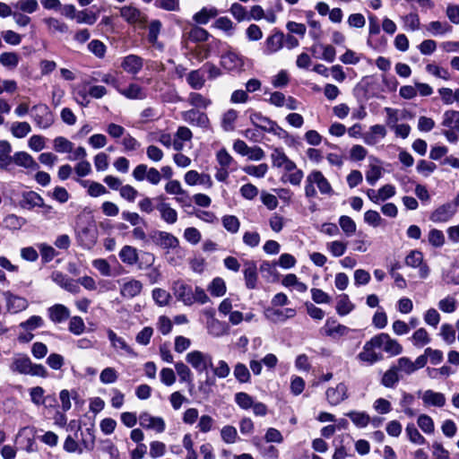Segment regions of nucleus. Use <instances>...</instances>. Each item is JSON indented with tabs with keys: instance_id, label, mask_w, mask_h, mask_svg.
Instances as JSON below:
<instances>
[{
	"instance_id": "20e7f679",
	"label": "nucleus",
	"mask_w": 459,
	"mask_h": 459,
	"mask_svg": "<svg viewBox=\"0 0 459 459\" xmlns=\"http://www.w3.org/2000/svg\"><path fill=\"white\" fill-rule=\"evenodd\" d=\"M251 123L264 132L272 133L275 135H281L284 130L277 125L276 122L269 117L263 116L260 112H252L249 116Z\"/></svg>"
},
{
	"instance_id": "423d86ee",
	"label": "nucleus",
	"mask_w": 459,
	"mask_h": 459,
	"mask_svg": "<svg viewBox=\"0 0 459 459\" xmlns=\"http://www.w3.org/2000/svg\"><path fill=\"white\" fill-rule=\"evenodd\" d=\"M351 332L348 326L338 323L333 318L326 319L324 326L321 329V333L325 336L338 340L343 336L348 335Z\"/></svg>"
},
{
	"instance_id": "a18cd8bd",
	"label": "nucleus",
	"mask_w": 459,
	"mask_h": 459,
	"mask_svg": "<svg viewBox=\"0 0 459 459\" xmlns=\"http://www.w3.org/2000/svg\"><path fill=\"white\" fill-rule=\"evenodd\" d=\"M383 175V169L378 164L370 163L368 169L366 171V179L371 186H375Z\"/></svg>"
},
{
	"instance_id": "052dcab7",
	"label": "nucleus",
	"mask_w": 459,
	"mask_h": 459,
	"mask_svg": "<svg viewBox=\"0 0 459 459\" xmlns=\"http://www.w3.org/2000/svg\"><path fill=\"white\" fill-rule=\"evenodd\" d=\"M406 434L410 441L417 445H423L426 442L425 437L419 432L414 424L409 423L405 429Z\"/></svg>"
},
{
	"instance_id": "bb28decb",
	"label": "nucleus",
	"mask_w": 459,
	"mask_h": 459,
	"mask_svg": "<svg viewBox=\"0 0 459 459\" xmlns=\"http://www.w3.org/2000/svg\"><path fill=\"white\" fill-rule=\"evenodd\" d=\"M121 66L126 73L136 74L143 68V59L136 55H129L124 57Z\"/></svg>"
},
{
	"instance_id": "6e6d98bb",
	"label": "nucleus",
	"mask_w": 459,
	"mask_h": 459,
	"mask_svg": "<svg viewBox=\"0 0 459 459\" xmlns=\"http://www.w3.org/2000/svg\"><path fill=\"white\" fill-rule=\"evenodd\" d=\"M379 33L380 26L377 22V18L375 15L371 14L368 16V39L367 40L368 46H369L372 48H377V46L373 44L371 38Z\"/></svg>"
},
{
	"instance_id": "a211bd4d",
	"label": "nucleus",
	"mask_w": 459,
	"mask_h": 459,
	"mask_svg": "<svg viewBox=\"0 0 459 459\" xmlns=\"http://www.w3.org/2000/svg\"><path fill=\"white\" fill-rule=\"evenodd\" d=\"M405 264L413 268L419 267V273L421 278H426L429 273V266L423 264V254L419 250L411 251L405 257Z\"/></svg>"
},
{
	"instance_id": "c03bdc74",
	"label": "nucleus",
	"mask_w": 459,
	"mask_h": 459,
	"mask_svg": "<svg viewBox=\"0 0 459 459\" xmlns=\"http://www.w3.org/2000/svg\"><path fill=\"white\" fill-rule=\"evenodd\" d=\"M399 380L400 377L397 368L394 366L385 372L381 379V384L387 388H393Z\"/></svg>"
},
{
	"instance_id": "3c124183",
	"label": "nucleus",
	"mask_w": 459,
	"mask_h": 459,
	"mask_svg": "<svg viewBox=\"0 0 459 459\" xmlns=\"http://www.w3.org/2000/svg\"><path fill=\"white\" fill-rule=\"evenodd\" d=\"M430 337L429 333L425 328H419L416 330L412 336H411V342L414 346L422 347L430 342Z\"/></svg>"
},
{
	"instance_id": "de8ad7c7",
	"label": "nucleus",
	"mask_w": 459,
	"mask_h": 459,
	"mask_svg": "<svg viewBox=\"0 0 459 459\" xmlns=\"http://www.w3.org/2000/svg\"><path fill=\"white\" fill-rule=\"evenodd\" d=\"M304 178V173L301 169H298L297 166L293 170L283 173L281 180L283 182H289L292 186H299Z\"/></svg>"
},
{
	"instance_id": "5fc2aeb1",
	"label": "nucleus",
	"mask_w": 459,
	"mask_h": 459,
	"mask_svg": "<svg viewBox=\"0 0 459 459\" xmlns=\"http://www.w3.org/2000/svg\"><path fill=\"white\" fill-rule=\"evenodd\" d=\"M417 424L426 434L430 435L435 431V424L432 418L427 414H420L418 417Z\"/></svg>"
},
{
	"instance_id": "dca6fc26",
	"label": "nucleus",
	"mask_w": 459,
	"mask_h": 459,
	"mask_svg": "<svg viewBox=\"0 0 459 459\" xmlns=\"http://www.w3.org/2000/svg\"><path fill=\"white\" fill-rule=\"evenodd\" d=\"M140 425L146 429H152L157 433H162L165 430L166 424L161 417H155L148 412H143L139 416Z\"/></svg>"
},
{
	"instance_id": "a878e982",
	"label": "nucleus",
	"mask_w": 459,
	"mask_h": 459,
	"mask_svg": "<svg viewBox=\"0 0 459 459\" xmlns=\"http://www.w3.org/2000/svg\"><path fill=\"white\" fill-rule=\"evenodd\" d=\"M422 401L427 406L443 407L446 404L444 394L433 390H426L422 394Z\"/></svg>"
},
{
	"instance_id": "9d476101",
	"label": "nucleus",
	"mask_w": 459,
	"mask_h": 459,
	"mask_svg": "<svg viewBox=\"0 0 459 459\" xmlns=\"http://www.w3.org/2000/svg\"><path fill=\"white\" fill-rule=\"evenodd\" d=\"M186 360L198 372H204L212 365V357L200 351H193L187 353Z\"/></svg>"
},
{
	"instance_id": "6e6552de",
	"label": "nucleus",
	"mask_w": 459,
	"mask_h": 459,
	"mask_svg": "<svg viewBox=\"0 0 459 459\" xmlns=\"http://www.w3.org/2000/svg\"><path fill=\"white\" fill-rule=\"evenodd\" d=\"M120 16L131 25L143 26L146 15L136 6L128 4L119 8Z\"/></svg>"
},
{
	"instance_id": "bf43d9fd",
	"label": "nucleus",
	"mask_w": 459,
	"mask_h": 459,
	"mask_svg": "<svg viewBox=\"0 0 459 459\" xmlns=\"http://www.w3.org/2000/svg\"><path fill=\"white\" fill-rule=\"evenodd\" d=\"M29 368V359L25 355H16L14 357L12 369L18 372L19 374L27 375V369Z\"/></svg>"
},
{
	"instance_id": "7ed1b4c3",
	"label": "nucleus",
	"mask_w": 459,
	"mask_h": 459,
	"mask_svg": "<svg viewBox=\"0 0 459 459\" xmlns=\"http://www.w3.org/2000/svg\"><path fill=\"white\" fill-rule=\"evenodd\" d=\"M133 178L136 181L147 180L152 185H158L161 180V173L153 167H148L146 164L137 165L133 172Z\"/></svg>"
},
{
	"instance_id": "0eeeda50",
	"label": "nucleus",
	"mask_w": 459,
	"mask_h": 459,
	"mask_svg": "<svg viewBox=\"0 0 459 459\" xmlns=\"http://www.w3.org/2000/svg\"><path fill=\"white\" fill-rule=\"evenodd\" d=\"M325 398L330 405H339L349 398V388L347 384L341 382L335 386L328 387L325 391Z\"/></svg>"
},
{
	"instance_id": "ea45409f",
	"label": "nucleus",
	"mask_w": 459,
	"mask_h": 459,
	"mask_svg": "<svg viewBox=\"0 0 459 459\" xmlns=\"http://www.w3.org/2000/svg\"><path fill=\"white\" fill-rule=\"evenodd\" d=\"M187 101L191 106L203 109H206L212 104L211 99L206 98L198 92H190Z\"/></svg>"
},
{
	"instance_id": "4c0bfd02",
	"label": "nucleus",
	"mask_w": 459,
	"mask_h": 459,
	"mask_svg": "<svg viewBox=\"0 0 459 459\" xmlns=\"http://www.w3.org/2000/svg\"><path fill=\"white\" fill-rule=\"evenodd\" d=\"M221 65L228 70H234L242 66L243 62L238 54L228 52L221 56Z\"/></svg>"
},
{
	"instance_id": "f704fd0d",
	"label": "nucleus",
	"mask_w": 459,
	"mask_h": 459,
	"mask_svg": "<svg viewBox=\"0 0 459 459\" xmlns=\"http://www.w3.org/2000/svg\"><path fill=\"white\" fill-rule=\"evenodd\" d=\"M426 30L433 36L443 35L452 31V26L446 22L434 21L426 25Z\"/></svg>"
},
{
	"instance_id": "7c9ffc66",
	"label": "nucleus",
	"mask_w": 459,
	"mask_h": 459,
	"mask_svg": "<svg viewBox=\"0 0 459 459\" xmlns=\"http://www.w3.org/2000/svg\"><path fill=\"white\" fill-rule=\"evenodd\" d=\"M355 308V305L351 302L347 294L339 295L336 302V313L344 316L350 314Z\"/></svg>"
},
{
	"instance_id": "58836bf2",
	"label": "nucleus",
	"mask_w": 459,
	"mask_h": 459,
	"mask_svg": "<svg viewBox=\"0 0 459 459\" xmlns=\"http://www.w3.org/2000/svg\"><path fill=\"white\" fill-rule=\"evenodd\" d=\"M186 82L194 90H201L205 83V78L201 70H193L186 76Z\"/></svg>"
},
{
	"instance_id": "774afa93",
	"label": "nucleus",
	"mask_w": 459,
	"mask_h": 459,
	"mask_svg": "<svg viewBox=\"0 0 459 459\" xmlns=\"http://www.w3.org/2000/svg\"><path fill=\"white\" fill-rule=\"evenodd\" d=\"M236 403L244 410L250 409L254 404V399L245 392H238L235 394Z\"/></svg>"
},
{
	"instance_id": "f03ea898",
	"label": "nucleus",
	"mask_w": 459,
	"mask_h": 459,
	"mask_svg": "<svg viewBox=\"0 0 459 459\" xmlns=\"http://www.w3.org/2000/svg\"><path fill=\"white\" fill-rule=\"evenodd\" d=\"M152 242L161 249L166 250V255L180 247L178 238L173 234L163 230H153L150 234Z\"/></svg>"
},
{
	"instance_id": "39448f33",
	"label": "nucleus",
	"mask_w": 459,
	"mask_h": 459,
	"mask_svg": "<svg viewBox=\"0 0 459 459\" xmlns=\"http://www.w3.org/2000/svg\"><path fill=\"white\" fill-rule=\"evenodd\" d=\"M379 349L377 339L373 336L369 341L366 342L362 351L358 354V359L360 362L372 365L382 359L383 356L377 351Z\"/></svg>"
},
{
	"instance_id": "603ef678",
	"label": "nucleus",
	"mask_w": 459,
	"mask_h": 459,
	"mask_svg": "<svg viewBox=\"0 0 459 459\" xmlns=\"http://www.w3.org/2000/svg\"><path fill=\"white\" fill-rule=\"evenodd\" d=\"M161 28V22L158 20L152 21L149 25L148 40L153 46H157L161 48L162 46L158 42V36Z\"/></svg>"
},
{
	"instance_id": "8fccbe9b",
	"label": "nucleus",
	"mask_w": 459,
	"mask_h": 459,
	"mask_svg": "<svg viewBox=\"0 0 459 459\" xmlns=\"http://www.w3.org/2000/svg\"><path fill=\"white\" fill-rule=\"evenodd\" d=\"M233 374L239 383H249L251 380V374L243 363L238 362L235 365Z\"/></svg>"
},
{
	"instance_id": "f3484780",
	"label": "nucleus",
	"mask_w": 459,
	"mask_h": 459,
	"mask_svg": "<svg viewBox=\"0 0 459 459\" xmlns=\"http://www.w3.org/2000/svg\"><path fill=\"white\" fill-rule=\"evenodd\" d=\"M172 290L175 297L182 301L186 306L193 305V290L191 286L186 284L182 281H176L172 285Z\"/></svg>"
},
{
	"instance_id": "37998d69",
	"label": "nucleus",
	"mask_w": 459,
	"mask_h": 459,
	"mask_svg": "<svg viewBox=\"0 0 459 459\" xmlns=\"http://www.w3.org/2000/svg\"><path fill=\"white\" fill-rule=\"evenodd\" d=\"M27 300L24 298L10 295L7 298V307L12 313H18L27 307Z\"/></svg>"
},
{
	"instance_id": "c85d7f7f",
	"label": "nucleus",
	"mask_w": 459,
	"mask_h": 459,
	"mask_svg": "<svg viewBox=\"0 0 459 459\" xmlns=\"http://www.w3.org/2000/svg\"><path fill=\"white\" fill-rule=\"evenodd\" d=\"M238 117V112L234 108H229L222 113L221 126L225 132H231L235 129V124Z\"/></svg>"
},
{
	"instance_id": "2f4dec72",
	"label": "nucleus",
	"mask_w": 459,
	"mask_h": 459,
	"mask_svg": "<svg viewBox=\"0 0 459 459\" xmlns=\"http://www.w3.org/2000/svg\"><path fill=\"white\" fill-rule=\"evenodd\" d=\"M359 429L366 428L370 422L369 415L365 411H351L345 414Z\"/></svg>"
},
{
	"instance_id": "e433bc0d",
	"label": "nucleus",
	"mask_w": 459,
	"mask_h": 459,
	"mask_svg": "<svg viewBox=\"0 0 459 459\" xmlns=\"http://www.w3.org/2000/svg\"><path fill=\"white\" fill-rule=\"evenodd\" d=\"M11 152L10 143L6 141H0V169H5L13 163Z\"/></svg>"
},
{
	"instance_id": "f8f14e48",
	"label": "nucleus",
	"mask_w": 459,
	"mask_h": 459,
	"mask_svg": "<svg viewBox=\"0 0 459 459\" xmlns=\"http://www.w3.org/2000/svg\"><path fill=\"white\" fill-rule=\"evenodd\" d=\"M120 283V295L122 298L131 299L138 296L143 290V283L136 279H124Z\"/></svg>"
},
{
	"instance_id": "72a5a7b5",
	"label": "nucleus",
	"mask_w": 459,
	"mask_h": 459,
	"mask_svg": "<svg viewBox=\"0 0 459 459\" xmlns=\"http://www.w3.org/2000/svg\"><path fill=\"white\" fill-rule=\"evenodd\" d=\"M118 91L129 100H143L145 98V93L143 88L136 83H131L126 89L119 88Z\"/></svg>"
},
{
	"instance_id": "c756f323",
	"label": "nucleus",
	"mask_w": 459,
	"mask_h": 459,
	"mask_svg": "<svg viewBox=\"0 0 459 459\" xmlns=\"http://www.w3.org/2000/svg\"><path fill=\"white\" fill-rule=\"evenodd\" d=\"M156 209L160 212L162 221L168 224H174L178 221L177 211L170 206L168 203H160L157 205Z\"/></svg>"
},
{
	"instance_id": "9b49d317",
	"label": "nucleus",
	"mask_w": 459,
	"mask_h": 459,
	"mask_svg": "<svg viewBox=\"0 0 459 459\" xmlns=\"http://www.w3.org/2000/svg\"><path fill=\"white\" fill-rule=\"evenodd\" d=\"M379 349L390 356H397L403 352V346L387 333H379L375 335Z\"/></svg>"
},
{
	"instance_id": "b1692460",
	"label": "nucleus",
	"mask_w": 459,
	"mask_h": 459,
	"mask_svg": "<svg viewBox=\"0 0 459 459\" xmlns=\"http://www.w3.org/2000/svg\"><path fill=\"white\" fill-rule=\"evenodd\" d=\"M118 256L122 263L128 266H133L139 261L138 250L129 245H126L120 249Z\"/></svg>"
},
{
	"instance_id": "1a4fd4ad",
	"label": "nucleus",
	"mask_w": 459,
	"mask_h": 459,
	"mask_svg": "<svg viewBox=\"0 0 459 459\" xmlns=\"http://www.w3.org/2000/svg\"><path fill=\"white\" fill-rule=\"evenodd\" d=\"M457 209L453 203H446L437 206L429 215V220L434 223H446L452 220Z\"/></svg>"
},
{
	"instance_id": "49530a36",
	"label": "nucleus",
	"mask_w": 459,
	"mask_h": 459,
	"mask_svg": "<svg viewBox=\"0 0 459 459\" xmlns=\"http://www.w3.org/2000/svg\"><path fill=\"white\" fill-rule=\"evenodd\" d=\"M207 332L210 335L216 338L228 334V329L224 326V325L214 318H212L208 322Z\"/></svg>"
},
{
	"instance_id": "69168bd1",
	"label": "nucleus",
	"mask_w": 459,
	"mask_h": 459,
	"mask_svg": "<svg viewBox=\"0 0 459 459\" xmlns=\"http://www.w3.org/2000/svg\"><path fill=\"white\" fill-rule=\"evenodd\" d=\"M118 378V374L114 368H105L100 374V380L104 385L113 384Z\"/></svg>"
},
{
	"instance_id": "5701e85b",
	"label": "nucleus",
	"mask_w": 459,
	"mask_h": 459,
	"mask_svg": "<svg viewBox=\"0 0 459 459\" xmlns=\"http://www.w3.org/2000/svg\"><path fill=\"white\" fill-rule=\"evenodd\" d=\"M107 334L112 348L116 351H121L129 355L134 354L133 349L126 343V340L118 336L113 330L108 329Z\"/></svg>"
},
{
	"instance_id": "cd10ccee",
	"label": "nucleus",
	"mask_w": 459,
	"mask_h": 459,
	"mask_svg": "<svg viewBox=\"0 0 459 459\" xmlns=\"http://www.w3.org/2000/svg\"><path fill=\"white\" fill-rule=\"evenodd\" d=\"M219 14L216 7H203L200 11L195 13L193 20L195 23L204 25L207 24L211 19L215 18Z\"/></svg>"
},
{
	"instance_id": "09e8293b",
	"label": "nucleus",
	"mask_w": 459,
	"mask_h": 459,
	"mask_svg": "<svg viewBox=\"0 0 459 459\" xmlns=\"http://www.w3.org/2000/svg\"><path fill=\"white\" fill-rule=\"evenodd\" d=\"M339 225L347 237H351L355 234L357 226L355 221L349 216L342 215L339 218Z\"/></svg>"
},
{
	"instance_id": "864d4df0",
	"label": "nucleus",
	"mask_w": 459,
	"mask_h": 459,
	"mask_svg": "<svg viewBox=\"0 0 459 459\" xmlns=\"http://www.w3.org/2000/svg\"><path fill=\"white\" fill-rule=\"evenodd\" d=\"M428 241L434 247H441L446 242L445 235L442 230L432 229L429 231Z\"/></svg>"
},
{
	"instance_id": "e2e57ef3",
	"label": "nucleus",
	"mask_w": 459,
	"mask_h": 459,
	"mask_svg": "<svg viewBox=\"0 0 459 459\" xmlns=\"http://www.w3.org/2000/svg\"><path fill=\"white\" fill-rule=\"evenodd\" d=\"M216 160L220 165V168L223 169H230V166L233 164L234 160L232 156L227 152L226 149H221L216 153Z\"/></svg>"
},
{
	"instance_id": "2eb2a0df",
	"label": "nucleus",
	"mask_w": 459,
	"mask_h": 459,
	"mask_svg": "<svg viewBox=\"0 0 459 459\" xmlns=\"http://www.w3.org/2000/svg\"><path fill=\"white\" fill-rule=\"evenodd\" d=\"M181 115L184 121L193 126H199L203 129H208L210 127V119L208 116L204 112H200L193 108L182 112Z\"/></svg>"
},
{
	"instance_id": "a19ab883",
	"label": "nucleus",
	"mask_w": 459,
	"mask_h": 459,
	"mask_svg": "<svg viewBox=\"0 0 459 459\" xmlns=\"http://www.w3.org/2000/svg\"><path fill=\"white\" fill-rule=\"evenodd\" d=\"M208 291L212 296L222 297L227 290L226 283L221 277L214 278L212 282L208 285Z\"/></svg>"
},
{
	"instance_id": "4468645a",
	"label": "nucleus",
	"mask_w": 459,
	"mask_h": 459,
	"mask_svg": "<svg viewBox=\"0 0 459 459\" xmlns=\"http://www.w3.org/2000/svg\"><path fill=\"white\" fill-rule=\"evenodd\" d=\"M37 126L40 128L48 127L53 122V116L47 105L39 104L33 107L30 114Z\"/></svg>"
},
{
	"instance_id": "aec40b11",
	"label": "nucleus",
	"mask_w": 459,
	"mask_h": 459,
	"mask_svg": "<svg viewBox=\"0 0 459 459\" xmlns=\"http://www.w3.org/2000/svg\"><path fill=\"white\" fill-rule=\"evenodd\" d=\"M243 273L246 287L248 290L255 289L258 279L256 263L254 261H246L244 264Z\"/></svg>"
},
{
	"instance_id": "4be33fe9",
	"label": "nucleus",
	"mask_w": 459,
	"mask_h": 459,
	"mask_svg": "<svg viewBox=\"0 0 459 459\" xmlns=\"http://www.w3.org/2000/svg\"><path fill=\"white\" fill-rule=\"evenodd\" d=\"M49 319L55 324H61L70 317V310L65 305L56 304L48 309Z\"/></svg>"
},
{
	"instance_id": "4d7b16f0",
	"label": "nucleus",
	"mask_w": 459,
	"mask_h": 459,
	"mask_svg": "<svg viewBox=\"0 0 459 459\" xmlns=\"http://www.w3.org/2000/svg\"><path fill=\"white\" fill-rule=\"evenodd\" d=\"M326 249L334 257H340L346 252L347 243L341 240H334L326 243Z\"/></svg>"
},
{
	"instance_id": "6ab92c4d",
	"label": "nucleus",
	"mask_w": 459,
	"mask_h": 459,
	"mask_svg": "<svg viewBox=\"0 0 459 459\" xmlns=\"http://www.w3.org/2000/svg\"><path fill=\"white\" fill-rule=\"evenodd\" d=\"M264 316L273 323H283L289 318H292L296 315L294 308L276 309L268 307L264 310Z\"/></svg>"
},
{
	"instance_id": "79ce46f5",
	"label": "nucleus",
	"mask_w": 459,
	"mask_h": 459,
	"mask_svg": "<svg viewBox=\"0 0 459 459\" xmlns=\"http://www.w3.org/2000/svg\"><path fill=\"white\" fill-rule=\"evenodd\" d=\"M74 144L63 136L56 137L53 141V148L59 153H71L74 150Z\"/></svg>"
},
{
	"instance_id": "412c9836",
	"label": "nucleus",
	"mask_w": 459,
	"mask_h": 459,
	"mask_svg": "<svg viewBox=\"0 0 459 459\" xmlns=\"http://www.w3.org/2000/svg\"><path fill=\"white\" fill-rule=\"evenodd\" d=\"M386 135V129L382 125H375L369 127L363 134L364 143L368 145H375Z\"/></svg>"
},
{
	"instance_id": "13d9d810",
	"label": "nucleus",
	"mask_w": 459,
	"mask_h": 459,
	"mask_svg": "<svg viewBox=\"0 0 459 459\" xmlns=\"http://www.w3.org/2000/svg\"><path fill=\"white\" fill-rule=\"evenodd\" d=\"M210 37V33L204 28L195 26L188 32V39L193 42H204Z\"/></svg>"
},
{
	"instance_id": "ddd939ff",
	"label": "nucleus",
	"mask_w": 459,
	"mask_h": 459,
	"mask_svg": "<svg viewBox=\"0 0 459 459\" xmlns=\"http://www.w3.org/2000/svg\"><path fill=\"white\" fill-rule=\"evenodd\" d=\"M273 166L283 170V173L293 170L297 166L283 152L282 149L275 148L271 154Z\"/></svg>"
},
{
	"instance_id": "393cba45",
	"label": "nucleus",
	"mask_w": 459,
	"mask_h": 459,
	"mask_svg": "<svg viewBox=\"0 0 459 459\" xmlns=\"http://www.w3.org/2000/svg\"><path fill=\"white\" fill-rule=\"evenodd\" d=\"M283 47V34L276 32L269 36L265 40L264 54L269 56L276 53Z\"/></svg>"
},
{
	"instance_id": "338daca9",
	"label": "nucleus",
	"mask_w": 459,
	"mask_h": 459,
	"mask_svg": "<svg viewBox=\"0 0 459 459\" xmlns=\"http://www.w3.org/2000/svg\"><path fill=\"white\" fill-rule=\"evenodd\" d=\"M213 27L227 32L229 35H232V31L235 29V25L232 21L226 16L218 18L214 22Z\"/></svg>"
},
{
	"instance_id": "c9c22d12",
	"label": "nucleus",
	"mask_w": 459,
	"mask_h": 459,
	"mask_svg": "<svg viewBox=\"0 0 459 459\" xmlns=\"http://www.w3.org/2000/svg\"><path fill=\"white\" fill-rule=\"evenodd\" d=\"M442 126L459 133V111L447 110L443 115Z\"/></svg>"
},
{
	"instance_id": "473e14b6",
	"label": "nucleus",
	"mask_w": 459,
	"mask_h": 459,
	"mask_svg": "<svg viewBox=\"0 0 459 459\" xmlns=\"http://www.w3.org/2000/svg\"><path fill=\"white\" fill-rule=\"evenodd\" d=\"M78 182L82 186L88 188V194L92 197H98L108 193L106 187L100 183L82 179H78Z\"/></svg>"
},
{
	"instance_id": "f257e3e1",
	"label": "nucleus",
	"mask_w": 459,
	"mask_h": 459,
	"mask_svg": "<svg viewBox=\"0 0 459 459\" xmlns=\"http://www.w3.org/2000/svg\"><path fill=\"white\" fill-rule=\"evenodd\" d=\"M315 186L322 195H331L333 194V189L320 170H312L306 178L304 192L307 198H315L317 195Z\"/></svg>"
},
{
	"instance_id": "680f3d73",
	"label": "nucleus",
	"mask_w": 459,
	"mask_h": 459,
	"mask_svg": "<svg viewBox=\"0 0 459 459\" xmlns=\"http://www.w3.org/2000/svg\"><path fill=\"white\" fill-rule=\"evenodd\" d=\"M222 225L226 230L235 234L240 227L239 220L234 215H225L222 217Z\"/></svg>"
},
{
	"instance_id": "0e129e2a",
	"label": "nucleus",
	"mask_w": 459,
	"mask_h": 459,
	"mask_svg": "<svg viewBox=\"0 0 459 459\" xmlns=\"http://www.w3.org/2000/svg\"><path fill=\"white\" fill-rule=\"evenodd\" d=\"M19 57L15 53L4 52L0 55V64L7 68L13 69L18 65Z\"/></svg>"
}]
</instances>
